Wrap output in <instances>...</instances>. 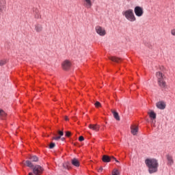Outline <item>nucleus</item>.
I'll return each mask as SVG.
<instances>
[{
    "label": "nucleus",
    "instance_id": "1",
    "mask_svg": "<svg viewBox=\"0 0 175 175\" xmlns=\"http://www.w3.org/2000/svg\"><path fill=\"white\" fill-rule=\"evenodd\" d=\"M145 165L146 167H148L149 174L157 173L158 167H159V162H158V159L154 158L146 159L145 160Z\"/></svg>",
    "mask_w": 175,
    "mask_h": 175
},
{
    "label": "nucleus",
    "instance_id": "2",
    "mask_svg": "<svg viewBox=\"0 0 175 175\" xmlns=\"http://www.w3.org/2000/svg\"><path fill=\"white\" fill-rule=\"evenodd\" d=\"M122 16L128 20V21H131V23H133L136 21V16H135V14L133 13V10L129 9L122 12Z\"/></svg>",
    "mask_w": 175,
    "mask_h": 175
},
{
    "label": "nucleus",
    "instance_id": "3",
    "mask_svg": "<svg viewBox=\"0 0 175 175\" xmlns=\"http://www.w3.org/2000/svg\"><path fill=\"white\" fill-rule=\"evenodd\" d=\"M156 77L157 78L159 87H161V88H166V81H165L166 77L165 75H163L161 72H157L156 73Z\"/></svg>",
    "mask_w": 175,
    "mask_h": 175
},
{
    "label": "nucleus",
    "instance_id": "4",
    "mask_svg": "<svg viewBox=\"0 0 175 175\" xmlns=\"http://www.w3.org/2000/svg\"><path fill=\"white\" fill-rule=\"evenodd\" d=\"M42 173H43V167L40 165H36L33 167V173L29 172V175H40Z\"/></svg>",
    "mask_w": 175,
    "mask_h": 175
},
{
    "label": "nucleus",
    "instance_id": "5",
    "mask_svg": "<svg viewBox=\"0 0 175 175\" xmlns=\"http://www.w3.org/2000/svg\"><path fill=\"white\" fill-rule=\"evenodd\" d=\"M134 13L137 17H142L144 13V11H143V8L142 7L136 6L134 8Z\"/></svg>",
    "mask_w": 175,
    "mask_h": 175
},
{
    "label": "nucleus",
    "instance_id": "6",
    "mask_svg": "<svg viewBox=\"0 0 175 175\" xmlns=\"http://www.w3.org/2000/svg\"><path fill=\"white\" fill-rule=\"evenodd\" d=\"M96 32L98 33V35H100V36H105L106 35V30L100 26H96Z\"/></svg>",
    "mask_w": 175,
    "mask_h": 175
},
{
    "label": "nucleus",
    "instance_id": "7",
    "mask_svg": "<svg viewBox=\"0 0 175 175\" xmlns=\"http://www.w3.org/2000/svg\"><path fill=\"white\" fill-rule=\"evenodd\" d=\"M62 65L64 70H68V69H70V66H72V63L69 60H65Z\"/></svg>",
    "mask_w": 175,
    "mask_h": 175
},
{
    "label": "nucleus",
    "instance_id": "8",
    "mask_svg": "<svg viewBox=\"0 0 175 175\" xmlns=\"http://www.w3.org/2000/svg\"><path fill=\"white\" fill-rule=\"evenodd\" d=\"M6 8V1L5 0H1L0 1V14L5 10Z\"/></svg>",
    "mask_w": 175,
    "mask_h": 175
},
{
    "label": "nucleus",
    "instance_id": "9",
    "mask_svg": "<svg viewBox=\"0 0 175 175\" xmlns=\"http://www.w3.org/2000/svg\"><path fill=\"white\" fill-rule=\"evenodd\" d=\"M166 159L167 161V165L168 166H172L174 163V161H173V157L170 156V154L166 155Z\"/></svg>",
    "mask_w": 175,
    "mask_h": 175
},
{
    "label": "nucleus",
    "instance_id": "10",
    "mask_svg": "<svg viewBox=\"0 0 175 175\" xmlns=\"http://www.w3.org/2000/svg\"><path fill=\"white\" fill-rule=\"evenodd\" d=\"M156 106L157 109H160V110H163L165 107H166V105H165L163 101H159L157 103Z\"/></svg>",
    "mask_w": 175,
    "mask_h": 175
},
{
    "label": "nucleus",
    "instance_id": "11",
    "mask_svg": "<svg viewBox=\"0 0 175 175\" xmlns=\"http://www.w3.org/2000/svg\"><path fill=\"white\" fill-rule=\"evenodd\" d=\"M113 160V158L111 157H109L108 155H103L102 158L103 162H105V163H109L111 161Z\"/></svg>",
    "mask_w": 175,
    "mask_h": 175
},
{
    "label": "nucleus",
    "instance_id": "12",
    "mask_svg": "<svg viewBox=\"0 0 175 175\" xmlns=\"http://www.w3.org/2000/svg\"><path fill=\"white\" fill-rule=\"evenodd\" d=\"M84 7L87 8V9L91 8V6H92V2L91 0H84Z\"/></svg>",
    "mask_w": 175,
    "mask_h": 175
},
{
    "label": "nucleus",
    "instance_id": "13",
    "mask_svg": "<svg viewBox=\"0 0 175 175\" xmlns=\"http://www.w3.org/2000/svg\"><path fill=\"white\" fill-rule=\"evenodd\" d=\"M72 165L73 166H75L76 167H79L80 166V162L79 161V159L74 158L71 160Z\"/></svg>",
    "mask_w": 175,
    "mask_h": 175
},
{
    "label": "nucleus",
    "instance_id": "14",
    "mask_svg": "<svg viewBox=\"0 0 175 175\" xmlns=\"http://www.w3.org/2000/svg\"><path fill=\"white\" fill-rule=\"evenodd\" d=\"M148 114L150 118V120H155L157 118V113H155V112H154V111H150L149 112H148Z\"/></svg>",
    "mask_w": 175,
    "mask_h": 175
},
{
    "label": "nucleus",
    "instance_id": "15",
    "mask_svg": "<svg viewBox=\"0 0 175 175\" xmlns=\"http://www.w3.org/2000/svg\"><path fill=\"white\" fill-rule=\"evenodd\" d=\"M42 30H43V27H42V25L36 24L35 25V31H36V32H42Z\"/></svg>",
    "mask_w": 175,
    "mask_h": 175
},
{
    "label": "nucleus",
    "instance_id": "16",
    "mask_svg": "<svg viewBox=\"0 0 175 175\" xmlns=\"http://www.w3.org/2000/svg\"><path fill=\"white\" fill-rule=\"evenodd\" d=\"M89 128L90 129H92L93 131H99V126H98L97 124H90Z\"/></svg>",
    "mask_w": 175,
    "mask_h": 175
},
{
    "label": "nucleus",
    "instance_id": "17",
    "mask_svg": "<svg viewBox=\"0 0 175 175\" xmlns=\"http://www.w3.org/2000/svg\"><path fill=\"white\" fill-rule=\"evenodd\" d=\"M139 131V128L137 126H131V133L132 135H137V132Z\"/></svg>",
    "mask_w": 175,
    "mask_h": 175
},
{
    "label": "nucleus",
    "instance_id": "18",
    "mask_svg": "<svg viewBox=\"0 0 175 175\" xmlns=\"http://www.w3.org/2000/svg\"><path fill=\"white\" fill-rule=\"evenodd\" d=\"M111 113L113 114V117L114 118L117 120V121H120V115H118V113L116 111H111Z\"/></svg>",
    "mask_w": 175,
    "mask_h": 175
},
{
    "label": "nucleus",
    "instance_id": "19",
    "mask_svg": "<svg viewBox=\"0 0 175 175\" xmlns=\"http://www.w3.org/2000/svg\"><path fill=\"white\" fill-rule=\"evenodd\" d=\"M109 59L111 61H113V62H120V61H121L120 58L117 57H113V56L110 57Z\"/></svg>",
    "mask_w": 175,
    "mask_h": 175
},
{
    "label": "nucleus",
    "instance_id": "20",
    "mask_svg": "<svg viewBox=\"0 0 175 175\" xmlns=\"http://www.w3.org/2000/svg\"><path fill=\"white\" fill-rule=\"evenodd\" d=\"M6 117V113L2 110L0 109V118L1 120H4V118Z\"/></svg>",
    "mask_w": 175,
    "mask_h": 175
},
{
    "label": "nucleus",
    "instance_id": "21",
    "mask_svg": "<svg viewBox=\"0 0 175 175\" xmlns=\"http://www.w3.org/2000/svg\"><path fill=\"white\" fill-rule=\"evenodd\" d=\"M31 162H38L39 161V158L36 156H31L29 158Z\"/></svg>",
    "mask_w": 175,
    "mask_h": 175
},
{
    "label": "nucleus",
    "instance_id": "22",
    "mask_svg": "<svg viewBox=\"0 0 175 175\" xmlns=\"http://www.w3.org/2000/svg\"><path fill=\"white\" fill-rule=\"evenodd\" d=\"M26 164L27 166H28V167H31V169H33V164L32 163V162H31V161H26Z\"/></svg>",
    "mask_w": 175,
    "mask_h": 175
},
{
    "label": "nucleus",
    "instance_id": "23",
    "mask_svg": "<svg viewBox=\"0 0 175 175\" xmlns=\"http://www.w3.org/2000/svg\"><path fill=\"white\" fill-rule=\"evenodd\" d=\"M8 60L6 59H3L0 60V66H3V65H6Z\"/></svg>",
    "mask_w": 175,
    "mask_h": 175
},
{
    "label": "nucleus",
    "instance_id": "24",
    "mask_svg": "<svg viewBox=\"0 0 175 175\" xmlns=\"http://www.w3.org/2000/svg\"><path fill=\"white\" fill-rule=\"evenodd\" d=\"M34 16L36 18H40V16L39 15V10L36 9V11H34Z\"/></svg>",
    "mask_w": 175,
    "mask_h": 175
},
{
    "label": "nucleus",
    "instance_id": "25",
    "mask_svg": "<svg viewBox=\"0 0 175 175\" xmlns=\"http://www.w3.org/2000/svg\"><path fill=\"white\" fill-rule=\"evenodd\" d=\"M112 175H120V171L118 170H113L112 171Z\"/></svg>",
    "mask_w": 175,
    "mask_h": 175
},
{
    "label": "nucleus",
    "instance_id": "26",
    "mask_svg": "<svg viewBox=\"0 0 175 175\" xmlns=\"http://www.w3.org/2000/svg\"><path fill=\"white\" fill-rule=\"evenodd\" d=\"M94 105L96 106V107H100V106H101L100 103L98 102V101H96V102L94 103Z\"/></svg>",
    "mask_w": 175,
    "mask_h": 175
},
{
    "label": "nucleus",
    "instance_id": "27",
    "mask_svg": "<svg viewBox=\"0 0 175 175\" xmlns=\"http://www.w3.org/2000/svg\"><path fill=\"white\" fill-rule=\"evenodd\" d=\"M53 147H55V144L52 142L51 143V144L49 145V148H53Z\"/></svg>",
    "mask_w": 175,
    "mask_h": 175
},
{
    "label": "nucleus",
    "instance_id": "28",
    "mask_svg": "<svg viewBox=\"0 0 175 175\" xmlns=\"http://www.w3.org/2000/svg\"><path fill=\"white\" fill-rule=\"evenodd\" d=\"M111 158H112V161H116L117 163H120V161L117 160V159H116V157H114L113 156H111Z\"/></svg>",
    "mask_w": 175,
    "mask_h": 175
},
{
    "label": "nucleus",
    "instance_id": "29",
    "mask_svg": "<svg viewBox=\"0 0 175 175\" xmlns=\"http://www.w3.org/2000/svg\"><path fill=\"white\" fill-rule=\"evenodd\" d=\"M171 35H172V36H175V29L171 30Z\"/></svg>",
    "mask_w": 175,
    "mask_h": 175
},
{
    "label": "nucleus",
    "instance_id": "30",
    "mask_svg": "<svg viewBox=\"0 0 175 175\" xmlns=\"http://www.w3.org/2000/svg\"><path fill=\"white\" fill-rule=\"evenodd\" d=\"M58 134L59 135V136L61 137V136H64V131H59Z\"/></svg>",
    "mask_w": 175,
    "mask_h": 175
},
{
    "label": "nucleus",
    "instance_id": "31",
    "mask_svg": "<svg viewBox=\"0 0 175 175\" xmlns=\"http://www.w3.org/2000/svg\"><path fill=\"white\" fill-rule=\"evenodd\" d=\"M53 140H59V139H61V136H57V137H54Z\"/></svg>",
    "mask_w": 175,
    "mask_h": 175
},
{
    "label": "nucleus",
    "instance_id": "32",
    "mask_svg": "<svg viewBox=\"0 0 175 175\" xmlns=\"http://www.w3.org/2000/svg\"><path fill=\"white\" fill-rule=\"evenodd\" d=\"M79 142H84V137L80 136L79 138Z\"/></svg>",
    "mask_w": 175,
    "mask_h": 175
},
{
    "label": "nucleus",
    "instance_id": "33",
    "mask_svg": "<svg viewBox=\"0 0 175 175\" xmlns=\"http://www.w3.org/2000/svg\"><path fill=\"white\" fill-rule=\"evenodd\" d=\"M66 136H67V137H69V136H70V132L67 131V132L66 133Z\"/></svg>",
    "mask_w": 175,
    "mask_h": 175
},
{
    "label": "nucleus",
    "instance_id": "34",
    "mask_svg": "<svg viewBox=\"0 0 175 175\" xmlns=\"http://www.w3.org/2000/svg\"><path fill=\"white\" fill-rule=\"evenodd\" d=\"M103 170V167H100L98 169V172L100 173Z\"/></svg>",
    "mask_w": 175,
    "mask_h": 175
},
{
    "label": "nucleus",
    "instance_id": "35",
    "mask_svg": "<svg viewBox=\"0 0 175 175\" xmlns=\"http://www.w3.org/2000/svg\"><path fill=\"white\" fill-rule=\"evenodd\" d=\"M65 120H66V121H68V117H66Z\"/></svg>",
    "mask_w": 175,
    "mask_h": 175
},
{
    "label": "nucleus",
    "instance_id": "36",
    "mask_svg": "<svg viewBox=\"0 0 175 175\" xmlns=\"http://www.w3.org/2000/svg\"><path fill=\"white\" fill-rule=\"evenodd\" d=\"M62 142H64V141L65 140V138H64V137H62Z\"/></svg>",
    "mask_w": 175,
    "mask_h": 175
},
{
    "label": "nucleus",
    "instance_id": "37",
    "mask_svg": "<svg viewBox=\"0 0 175 175\" xmlns=\"http://www.w3.org/2000/svg\"><path fill=\"white\" fill-rule=\"evenodd\" d=\"M64 167H65V164H64Z\"/></svg>",
    "mask_w": 175,
    "mask_h": 175
},
{
    "label": "nucleus",
    "instance_id": "38",
    "mask_svg": "<svg viewBox=\"0 0 175 175\" xmlns=\"http://www.w3.org/2000/svg\"><path fill=\"white\" fill-rule=\"evenodd\" d=\"M126 1H131V0H126Z\"/></svg>",
    "mask_w": 175,
    "mask_h": 175
}]
</instances>
